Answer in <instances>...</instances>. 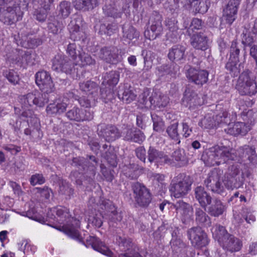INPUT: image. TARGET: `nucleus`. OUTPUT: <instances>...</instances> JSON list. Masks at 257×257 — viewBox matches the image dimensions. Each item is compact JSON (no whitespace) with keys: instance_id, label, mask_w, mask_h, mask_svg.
Instances as JSON below:
<instances>
[{"instance_id":"obj_1","label":"nucleus","mask_w":257,"mask_h":257,"mask_svg":"<svg viewBox=\"0 0 257 257\" xmlns=\"http://www.w3.org/2000/svg\"><path fill=\"white\" fill-rule=\"evenodd\" d=\"M236 158L235 150L225 146H215L206 150L202 154V160L207 166L219 165L235 160Z\"/></svg>"},{"instance_id":"obj_2","label":"nucleus","mask_w":257,"mask_h":257,"mask_svg":"<svg viewBox=\"0 0 257 257\" xmlns=\"http://www.w3.org/2000/svg\"><path fill=\"white\" fill-rule=\"evenodd\" d=\"M214 239L224 249L231 253L239 251L242 246V241L234 235L229 233L225 228L220 224H215L211 229Z\"/></svg>"},{"instance_id":"obj_3","label":"nucleus","mask_w":257,"mask_h":257,"mask_svg":"<svg viewBox=\"0 0 257 257\" xmlns=\"http://www.w3.org/2000/svg\"><path fill=\"white\" fill-rule=\"evenodd\" d=\"M24 12L19 4L14 0H0V21L8 25H11L21 21Z\"/></svg>"},{"instance_id":"obj_4","label":"nucleus","mask_w":257,"mask_h":257,"mask_svg":"<svg viewBox=\"0 0 257 257\" xmlns=\"http://www.w3.org/2000/svg\"><path fill=\"white\" fill-rule=\"evenodd\" d=\"M192 181L190 177L184 173H179L174 177L169 186L171 195L176 198L187 195L191 190Z\"/></svg>"},{"instance_id":"obj_5","label":"nucleus","mask_w":257,"mask_h":257,"mask_svg":"<svg viewBox=\"0 0 257 257\" xmlns=\"http://www.w3.org/2000/svg\"><path fill=\"white\" fill-rule=\"evenodd\" d=\"M240 168V164L236 162L228 167L224 176V184L226 188L232 189L242 186L245 178Z\"/></svg>"},{"instance_id":"obj_6","label":"nucleus","mask_w":257,"mask_h":257,"mask_svg":"<svg viewBox=\"0 0 257 257\" xmlns=\"http://www.w3.org/2000/svg\"><path fill=\"white\" fill-rule=\"evenodd\" d=\"M240 104H241V106H240L239 109L242 110L240 113V115L243 120L246 121V122H237L232 125L229 123L228 124L229 126L227 128L224 129L227 134L234 136L238 135H245L250 129V125L248 124H251L252 122L251 120H248L246 119L251 115L252 111L250 110L246 111V109H245V106L243 105L244 101H240Z\"/></svg>"},{"instance_id":"obj_7","label":"nucleus","mask_w":257,"mask_h":257,"mask_svg":"<svg viewBox=\"0 0 257 257\" xmlns=\"http://www.w3.org/2000/svg\"><path fill=\"white\" fill-rule=\"evenodd\" d=\"M53 94L49 95L46 93H42L38 90H34L20 97L22 105L25 107H43L51 99Z\"/></svg>"},{"instance_id":"obj_8","label":"nucleus","mask_w":257,"mask_h":257,"mask_svg":"<svg viewBox=\"0 0 257 257\" xmlns=\"http://www.w3.org/2000/svg\"><path fill=\"white\" fill-rule=\"evenodd\" d=\"M223 171L219 169H214L210 172L207 178L204 180V184L208 190L211 191L222 195L225 192V186L223 178Z\"/></svg>"},{"instance_id":"obj_9","label":"nucleus","mask_w":257,"mask_h":257,"mask_svg":"<svg viewBox=\"0 0 257 257\" xmlns=\"http://www.w3.org/2000/svg\"><path fill=\"white\" fill-rule=\"evenodd\" d=\"M251 74L250 71L246 70L239 75L236 88L242 95H252L257 92V85Z\"/></svg>"},{"instance_id":"obj_10","label":"nucleus","mask_w":257,"mask_h":257,"mask_svg":"<svg viewBox=\"0 0 257 257\" xmlns=\"http://www.w3.org/2000/svg\"><path fill=\"white\" fill-rule=\"evenodd\" d=\"M132 188L136 204L141 207H148L152 201V194L150 190L139 182L134 183Z\"/></svg>"},{"instance_id":"obj_11","label":"nucleus","mask_w":257,"mask_h":257,"mask_svg":"<svg viewBox=\"0 0 257 257\" xmlns=\"http://www.w3.org/2000/svg\"><path fill=\"white\" fill-rule=\"evenodd\" d=\"M187 235L192 245L195 248H202L207 245L209 242L207 234L199 226H194L188 229Z\"/></svg>"},{"instance_id":"obj_12","label":"nucleus","mask_w":257,"mask_h":257,"mask_svg":"<svg viewBox=\"0 0 257 257\" xmlns=\"http://www.w3.org/2000/svg\"><path fill=\"white\" fill-rule=\"evenodd\" d=\"M35 77L36 84L43 92L54 95V84L48 72L39 71L36 73Z\"/></svg>"},{"instance_id":"obj_13","label":"nucleus","mask_w":257,"mask_h":257,"mask_svg":"<svg viewBox=\"0 0 257 257\" xmlns=\"http://www.w3.org/2000/svg\"><path fill=\"white\" fill-rule=\"evenodd\" d=\"M77 63L73 62L67 56L58 54L52 60V68L56 71L70 74Z\"/></svg>"},{"instance_id":"obj_14","label":"nucleus","mask_w":257,"mask_h":257,"mask_svg":"<svg viewBox=\"0 0 257 257\" xmlns=\"http://www.w3.org/2000/svg\"><path fill=\"white\" fill-rule=\"evenodd\" d=\"M36 54L32 50L24 51L19 50L11 58L12 63L18 66L26 68L36 64Z\"/></svg>"},{"instance_id":"obj_15","label":"nucleus","mask_w":257,"mask_h":257,"mask_svg":"<svg viewBox=\"0 0 257 257\" xmlns=\"http://www.w3.org/2000/svg\"><path fill=\"white\" fill-rule=\"evenodd\" d=\"M162 17L157 12H153L150 16L149 23L150 25V29L153 33L152 35H149V30L145 31L144 35L146 38L150 40H154L160 36L163 32Z\"/></svg>"},{"instance_id":"obj_16","label":"nucleus","mask_w":257,"mask_h":257,"mask_svg":"<svg viewBox=\"0 0 257 257\" xmlns=\"http://www.w3.org/2000/svg\"><path fill=\"white\" fill-rule=\"evenodd\" d=\"M66 116L68 119L72 121H90L93 118L94 112L90 109H82L74 106L66 113Z\"/></svg>"},{"instance_id":"obj_17","label":"nucleus","mask_w":257,"mask_h":257,"mask_svg":"<svg viewBox=\"0 0 257 257\" xmlns=\"http://www.w3.org/2000/svg\"><path fill=\"white\" fill-rule=\"evenodd\" d=\"M97 132L98 136L107 142H112L120 137L117 128L111 124L100 123L97 126Z\"/></svg>"},{"instance_id":"obj_18","label":"nucleus","mask_w":257,"mask_h":257,"mask_svg":"<svg viewBox=\"0 0 257 257\" xmlns=\"http://www.w3.org/2000/svg\"><path fill=\"white\" fill-rule=\"evenodd\" d=\"M96 55L99 59L108 63L115 64L120 61L118 50L113 47H102Z\"/></svg>"},{"instance_id":"obj_19","label":"nucleus","mask_w":257,"mask_h":257,"mask_svg":"<svg viewBox=\"0 0 257 257\" xmlns=\"http://www.w3.org/2000/svg\"><path fill=\"white\" fill-rule=\"evenodd\" d=\"M72 165L79 168L80 171L89 170L94 171L97 166V161L93 156H89L86 159L76 157L73 159Z\"/></svg>"},{"instance_id":"obj_20","label":"nucleus","mask_w":257,"mask_h":257,"mask_svg":"<svg viewBox=\"0 0 257 257\" xmlns=\"http://www.w3.org/2000/svg\"><path fill=\"white\" fill-rule=\"evenodd\" d=\"M187 78L196 85L202 86L208 81V72L205 70L190 68L188 70Z\"/></svg>"},{"instance_id":"obj_21","label":"nucleus","mask_w":257,"mask_h":257,"mask_svg":"<svg viewBox=\"0 0 257 257\" xmlns=\"http://www.w3.org/2000/svg\"><path fill=\"white\" fill-rule=\"evenodd\" d=\"M147 157L150 163L155 162L161 164H172V160L163 152L159 151L155 148L150 146L147 152Z\"/></svg>"},{"instance_id":"obj_22","label":"nucleus","mask_w":257,"mask_h":257,"mask_svg":"<svg viewBox=\"0 0 257 257\" xmlns=\"http://www.w3.org/2000/svg\"><path fill=\"white\" fill-rule=\"evenodd\" d=\"M68 27L71 37L74 39L79 40L83 37L84 32L82 28V19L80 16H77L72 19Z\"/></svg>"},{"instance_id":"obj_23","label":"nucleus","mask_w":257,"mask_h":257,"mask_svg":"<svg viewBox=\"0 0 257 257\" xmlns=\"http://www.w3.org/2000/svg\"><path fill=\"white\" fill-rule=\"evenodd\" d=\"M241 0H230L223 10V17L226 22L231 25L235 19L238 7Z\"/></svg>"},{"instance_id":"obj_24","label":"nucleus","mask_w":257,"mask_h":257,"mask_svg":"<svg viewBox=\"0 0 257 257\" xmlns=\"http://www.w3.org/2000/svg\"><path fill=\"white\" fill-rule=\"evenodd\" d=\"M173 206L177 213L181 215L182 220L184 223L191 219L193 215L192 206L182 200L176 201L174 203Z\"/></svg>"},{"instance_id":"obj_25","label":"nucleus","mask_w":257,"mask_h":257,"mask_svg":"<svg viewBox=\"0 0 257 257\" xmlns=\"http://www.w3.org/2000/svg\"><path fill=\"white\" fill-rule=\"evenodd\" d=\"M119 247L125 252L121 253L118 257H143L137 250L130 239L121 238Z\"/></svg>"},{"instance_id":"obj_26","label":"nucleus","mask_w":257,"mask_h":257,"mask_svg":"<svg viewBox=\"0 0 257 257\" xmlns=\"http://www.w3.org/2000/svg\"><path fill=\"white\" fill-rule=\"evenodd\" d=\"M185 46L177 44L173 46L169 50L168 57L169 60L175 62H183L186 58Z\"/></svg>"},{"instance_id":"obj_27","label":"nucleus","mask_w":257,"mask_h":257,"mask_svg":"<svg viewBox=\"0 0 257 257\" xmlns=\"http://www.w3.org/2000/svg\"><path fill=\"white\" fill-rule=\"evenodd\" d=\"M182 103L184 105L189 107V108L200 105L199 98L197 93L189 87L185 89L182 98Z\"/></svg>"},{"instance_id":"obj_28","label":"nucleus","mask_w":257,"mask_h":257,"mask_svg":"<svg viewBox=\"0 0 257 257\" xmlns=\"http://www.w3.org/2000/svg\"><path fill=\"white\" fill-rule=\"evenodd\" d=\"M194 197L198 201L200 206L206 210L207 205L212 202V197L207 193L204 187L197 186L194 189Z\"/></svg>"},{"instance_id":"obj_29","label":"nucleus","mask_w":257,"mask_h":257,"mask_svg":"<svg viewBox=\"0 0 257 257\" xmlns=\"http://www.w3.org/2000/svg\"><path fill=\"white\" fill-rule=\"evenodd\" d=\"M191 46L196 50H206L208 47V39L203 33H199L192 35L190 39Z\"/></svg>"},{"instance_id":"obj_30","label":"nucleus","mask_w":257,"mask_h":257,"mask_svg":"<svg viewBox=\"0 0 257 257\" xmlns=\"http://www.w3.org/2000/svg\"><path fill=\"white\" fill-rule=\"evenodd\" d=\"M240 49L237 46L236 40L232 42L230 48V62L226 65V68L230 71H233L236 69L235 66L239 62V55Z\"/></svg>"},{"instance_id":"obj_31","label":"nucleus","mask_w":257,"mask_h":257,"mask_svg":"<svg viewBox=\"0 0 257 257\" xmlns=\"http://www.w3.org/2000/svg\"><path fill=\"white\" fill-rule=\"evenodd\" d=\"M80 89L87 93L88 95L94 97V100H97L99 97V86L98 84L91 80H87L79 83Z\"/></svg>"},{"instance_id":"obj_32","label":"nucleus","mask_w":257,"mask_h":257,"mask_svg":"<svg viewBox=\"0 0 257 257\" xmlns=\"http://www.w3.org/2000/svg\"><path fill=\"white\" fill-rule=\"evenodd\" d=\"M58 195L63 198L69 200L73 197L74 190L72 185L66 180H61L58 183Z\"/></svg>"},{"instance_id":"obj_33","label":"nucleus","mask_w":257,"mask_h":257,"mask_svg":"<svg viewBox=\"0 0 257 257\" xmlns=\"http://www.w3.org/2000/svg\"><path fill=\"white\" fill-rule=\"evenodd\" d=\"M102 1V0H73L72 3L76 10L86 11L93 9Z\"/></svg>"},{"instance_id":"obj_34","label":"nucleus","mask_w":257,"mask_h":257,"mask_svg":"<svg viewBox=\"0 0 257 257\" xmlns=\"http://www.w3.org/2000/svg\"><path fill=\"white\" fill-rule=\"evenodd\" d=\"M88 241L94 250L108 256H110L112 254V252L105 245L104 243L102 242L98 238L95 236H89Z\"/></svg>"},{"instance_id":"obj_35","label":"nucleus","mask_w":257,"mask_h":257,"mask_svg":"<svg viewBox=\"0 0 257 257\" xmlns=\"http://www.w3.org/2000/svg\"><path fill=\"white\" fill-rule=\"evenodd\" d=\"M239 156L241 158L246 159L250 162L255 163L256 161V154L255 148L249 146L240 147L238 150Z\"/></svg>"},{"instance_id":"obj_36","label":"nucleus","mask_w":257,"mask_h":257,"mask_svg":"<svg viewBox=\"0 0 257 257\" xmlns=\"http://www.w3.org/2000/svg\"><path fill=\"white\" fill-rule=\"evenodd\" d=\"M67 106L68 104L64 101L57 100L50 103L46 108V111L49 114H61L66 110Z\"/></svg>"},{"instance_id":"obj_37","label":"nucleus","mask_w":257,"mask_h":257,"mask_svg":"<svg viewBox=\"0 0 257 257\" xmlns=\"http://www.w3.org/2000/svg\"><path fill=\"white\" fill-rule=\"evenodd\" d=\"M207 212L211 216L218 217L222 215L225 211V206L220 200L215 199L213 203L210 204Z\"/></svg>"},{"instance_id":"obj_38","label":"nucleus","mask_w":257,"mask_h":257,"mask_svg":"<svg viewBox=\"0 0 257 257\" xmlns=\"http://www.w3.org/2000/svg\"><path fill=\"white\" fill-rule=\"evenodd\" d=\"M169 97L160 92H154L153 93L152 106L155 108L162 109L165 107L169 103Z\"/></svg>"},{"instance_id":"obj_39","label":"nucleus","mask_w":257,"mask_h":257,"mask_svg":"<svg viewBox=\"0 0 257 257\" xmlns=\"http://www.w3.org/2000/svg\"><path fill=\"white\" fill-rule=\"evenodd\" d=\"M256 34L250 30L248 26H245L241 34V43L245 48L247 46H251L254 42Z\"/></svg>"},{"instance_id":"obj_40","label":"nucleus","mask_w":257,"mask_h":257,"mask_svg":"<svg viewBox=\"0 0 257 257\" xmlns=\"http://www.w3.org/2000/svg\"><path fill=\"white\" fill-rule=\"evenodd\" d=\"M53 212L56 213L58 221L61 224H65L70 221L69 210L66 207L59 206L53 209Z\"/></svg>"},{"instance_id":"obj_41","label":"nucleus","mask_w":257,"mask_h":257,"mask_svg":"<svg viewBox=\"0 0 257 257\" xmlns=\"http://www.w3.org/2000/svg\"><path fill=\"white\" fill-rule=\"evenodd\" d=\"M72 10L73 8L71 3L67 1L61 2L57 8L58 16L63 19L68 17L71 13Z\"/></svg>"},{"instance_id":"obj_42","label":"nucleus","mask_w":257,"mask_h":257,"mask_svg":"<svg viewBox=\"0 0 257 257\" xmlns=\"http://www.w3.org/2000/svg\"><path fill=\"white\" fill-rule=\"evenodd\" d=\"M105 208L106 209V213L105 215L107 217L109 222H119L122 219V215L121 213H118L116 210L115 206L111 204H108Z\"/></svg>"},{"instance_id":"obj_43","label":"nucleus","mask_w":257,"mask_h":257,"mask_svg":"<svg viewBox=\"0 0 257 257\" xmlns=\"http://www.w3.org/2000/svg\"><path fill=\"white\" fill-rule=\"evenodd\" d=\"M123 38L132 40L139 37L140 33L137 30L130 24H124L122 26Z\"/></svg>"},{"instance_id":"obj_44","label":"nucleus","mask_w":257,"mask_h":257,"mask_svg":"<svg viewBox=\"0 0 257 257\" xmlns=\"http://www.w3.org/2000/svg\"><path fill=\"white\" fill-rule=\"evenodd\" d=\"M117 94L118 98L126 103H130L135 100L137 96L133 91L128 88H125L122 90L119 89Z\"/></svg>"},{"instance_id":"obj_45","label":"nucleus","mask_w":257,"mask_h":257,"mask_svg":"<svg viewBox=\"0 0 257 257\" xmlns=\"http://www.w3.org/2000/svg\"><path fill=\"white\" fill-rule=\"evenodd\" d=\"M119 80L118 73L114 71L107 73L104 76V79L102 82V85H108V86L112 87L117 84Z\"/></svg>"},{"instance_id":"obj_46","label":"nucleus","mask_w":257,"mask_h":257,"mask_svg":"<svg viewBox=\"0 0 257 257\" xmlns=\"http://www.w3.org/2000/svg\"><path fill=\"white\" fill-rule=\"evenodd\" d=\"M140 167L136 164H130L125 166L122 169L123 174L130 179H136L139 176L138 171Z\"/></svg>"},{"instance_id":"obj_47","label":"nucleus","mask_w":257,"mask_h":257,"mask_svg":"<svg viewBox=\"0 0 257 257\" xmlns=\"http://www.w3.org/2000/svg\"><path fill=\"white\" fill-rule=\"evenodd\" d=\"M178 122H174L169 125L166 129V133L172 140L180 143V136L178 130Z\"/></svg>"},{"instance_id":"obj_48","label":"nucleus","mask_w":257,"mask_h":257,"mask_svg":"<svg viewBox=\"0 0 257 257\" xmlns=\"http://www.w3.org/2000/svg\"><path fill=\"white\" fill-rule=\"evenodd\" d=\"M99 97L102 99L105 103L110 101L114 98V92L112 87L105 86L103 88L102 86L99 88Z\"/></svg>"},{"instance_id":"obj_49","label":"nucleus","mask_w":257,"mask_h":257,"mask_svg":"<svg viewBox=\"0 0 257 257\" xmlns=\"http://www.w3.org/2000/svg\"><path fill=\"white\" fill-rule=\"evenodd\" d=\"M65 233L71 238L77 240L80 242H83L82 237L80 235L79 231L76 227L72 225H68L65 227L64 230Z\"/></svg>"},{"instance_id":"obj_50","label":"nucleus","mask_w":257,"mask_h":257,"mask_svg":"<svg viewBox=\"0 0 257 257\" xmlns=\"http://www.w3.org/2000/svg\"><path fill=\"white\" fill-rule=\"evenodd\" d=\"M214 118L216 122V126L230 123V118L228 116V112L226 110H223L217 114Z\"/></svg>"},{"instance_id":"obj_51","label":"nucleus","mask_w":257,"mask_h":257,"mask_svg":"<svg viewBox=\"0 0 257 257\" xmlns=\"http://www.w3.org/2000/svg\"><path fill=\"white\" fill-rule=\"evenodd\" d=\"M150 91L148 89H145L144 91L139 95V101L140 103L144 104L146 107L152 106L153 94L150 96Z\"/></svg>"},{"instance_id":"obj_52","label":"nucleus","mask_w":257,"mask_h":257,"mask_svg":"<svg viewBox=\"0 0 257 257\" xmlns=\"http://www.w3.org/2000/svg\"><path fill=\"white\" fill-rule=\"evenodd\" d=\"M154 184L158 185L159 191H164L166 189V184L164 182L165 176L159 173H153L151 176Z\"/></svg>"},{"instance_id":"obj_53","label":"nucleus","mask_w":257,"mask_h":257,"mask_svg":"<svg viewBox=\"0 0 257 257\" xmlns=\"http://www.w3.org/2000/svg\"><path fill=\"white\" fill-rule=\"evenodd\" d=\"M199 125L204 129L212 128L216 127L214 118L209 115L205 116L198 123Z\"/></svg>"},{"instance_id":"obj_54","label":"nucleus","mask_w":257,"mask_h":257,"mask_svg":"<svg viewBox=\"0 0 257 257\" xmlns=\"http://www.w3.org/2000/svg\"><path fill=\"white\" fill-rule=\"evenodd\" d=\"M3 75L13 85L18 84L20 80L18 73L13 69L6 70L4 71Z\"/></svg>"},{"instance_id":"obj_55","label":"nucleus","mask_w":257,"mask_h":257,"mask_svg":"<svg viewBox=\"0 0 257 257\" xmlns=\"http://www.w3.org/2000/svg\"><path fill=\"white\" fill-rule=\"evenodd\" d=\"M195 215L196 221L199 224H203L209 219L208 215L200 207L195 209Z\"/></svg>"},{"instance_id":"obj_56","label":"nucleus","mask_w":257,"mask_h":257,"mask_svg":"<svg viewBox=\"0 0 257 257\" xmlns=\"http://www.w3.org/2000/svg\"><path fill=\"white\" fill-rule=\"evenodd\" d=\"M78 57L80 61V63L78 64L81 66H85L86 65H93L95 63L94 59H93L91 56L85 52H79L78 54Z\"/></svg>"},{"instance_id":"obj_57","label":"nucleus","mask_w":257,"mask_h":257,"mask_svg":"<svg viewBox=\"0 0 257 257\" xmlns=\"http://www.w3.org/2000/svg\"><path fill=\"white\" fill-rule=\"evenodd\" d=\"M151 117L153 122L154 130L158 132L163 131L164 126V122L162 118L155 113L151 114Z\"/></svg>"},{"instance_id":"obj_58","label":"nucleus","mask_w":257,"mask_h":257,"mask_svg":"<svg viewBox=\"0 0 257 257\" xmlns=\"http://www.w3.org/2000/svg\"><path fill=\"white\" fill-rule=\"evenodd\" d=\"M177 23V21L174 18H168L165 20L166 26L175 36L177 34V31L178 30Z\"/></svg>"},{"instance_id":"obj_59","label":"nucleus","mask_w":257,"mask_h":257,"mask_svg":"<svg viewBox=\"0 0 257 257\" xmlns=\"http://www.w3.org/2000/svg\"><path fill=\"white\" fill-rule=\"evenodd\" d=\"M157 70L161 76L165 74L172 75L175 74L174 65L173 64H163L157 68Z\"/></svg>"},{"instance_id":"obj_60","label":"nucleus","mask_w":257,"mask_h":257,"mask_svg":"<svg viewBox=\"0 0 257 257\" xmlns=\"http://www.w3.org/2000/svg\"><path fill=\"white\" fill-rule=\"evenodd\" d=\"M29 181L32 186L42 185L45 182V178L42 174L36 173L31 176Z\"/></svg>"},{"instance_id":"obj_61","label":"nucleus","mask_w":257,"mask_h":257,"mask_svg":"<svg viewBox=\"0 0 257 257\" xmlns=\"http://www.w3.org/2000/svg\"><path fill=\"white\" fill-rule=\"evenodd\" d=\"M63 27V25L58 21L49 23L48 24L49 32L53 34H58L60 33L62 30Z\"/></svg>"},{"instance_id":"obj_62","label":"nucleus","mask_w":257,"mask_h":257,"mask_svg":"<svg viewBox=\"0 0 257 257\" xmlns=\"http://www.w3.org/2000/svg\"><path fill=\"white\" fill-rule=\"evenodd\" d=\"M97 100H94V97H92V99H88L87 97H82L78 99L80 105L82 107L86 108H89L93 106L95 104V102Z\"/></svg>"},{"instance_id":"obj_63","label":"nucleus","mask_w":257,"mask_h":257,"mask_svg":"<svg viewBox=\"0 0 257 257\" xmlns=\"http://www.w3.org/2000/svg\"><path fill=\"white\" fill-rule=\"evenodd\" d=\"M182 126V135L183 138H187L189 137L193 132L192 127L189 125L188 122L186 120H184L181 123Z\"/></svg>"},{"instance_id":"obj_64","label":"nucleus","mask_w":257,"mask_h":257,"mask_svg":"<svg viewBox=\"0 0 257 257\" xmlns=\"http://www.w3.org/2000/svg\"><path fill=\"white\" fill-rule=\"evenodd\" d=\"M11 171H14L16 174H19L25 169V165L23 162L22 159L17 160L11 167Z\"/></svg>"}]
</instances>
